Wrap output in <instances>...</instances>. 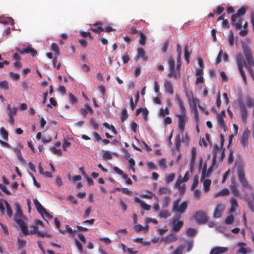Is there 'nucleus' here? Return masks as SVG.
Instances as JSON below:
<instances>
[{"label": "nucleus", "instance_id": "nucleus-20", "mask_svg": "<svg viewBox=\"0 0 254 254\" xmlns=\"http://www.w3.org/2000/svg\"><path fill=\"white\" fill-rule=\"evenodd\" d=\"M191 158L190 162V171L192 172L193 169V166L195 163L196 157V150L194 148L191 149Z\"/></svg>", "mask_w": 254, "mask_h": 254}, {"label": "nucleus", "instance_id": "nucleus-29", "mask_svg": "<svg viewBox=\"0 0 254 254\" xmlns=\"http://www.w3.org/2000/svg\"><path fill=\"white\" fill-rule=\"evenodd\" d=\"M139 35H140V39L139 40V43L141 45L144 46L146 44V40H147L146 37L144 34V33L141 31H139Z\"/></svg>", "mask_w": 254, "mask_h": 254}, {"label": "nucleus", "instance_id": "nucleus-42", "mask_svg": "<svg viewBox=\"0 0 254 254\" xmlns=\"http://www.w3.org/2000/svg\"><path fill=\"white\" fill-rule=\"evenodd\" d=\"M159 166L162 169H166L167 167L166 164V160L165 158H162L158 161Z\"/></svg>", "mask_w": 254, "mask_h": 254}, {"label": "nucleus", "instance_id": "nucleus-40", "mask_svg": "<svg viewBox=\"0 0 254 254\" xmlns=\"http://www.w3.org/2000/svg\"><path fill=\"white\" fill-rule=\"evenodd\" d=\"M243 27L244 28V30H240L239 32V34L242 37H244V36H246L247 34H248V30H247L248 23L247 22H246L244 23V24L243 25Z\"/></svg>", "mask_w": 254, "mask_h": 254}, {"label": "nucleus", "instance_id": "nucleus-12", "mask_svg": "<svg viewBox=\"0 0 254 254\" xmlns=\"http://www.w3.org/2000/svg\"><path fill=\"white\" fill-rule=\"evenodd\" d=\"M225 208V204L223 203L218 204L216 207L213 214V216L215 218H220L221 217L222 214Z\"/></svg>", "mask_w": 254, "mask_h": 254}, {"label": "nucleus", "instance_id": "nucleus-32", "mask_svg": "<svg viewBox=\"0 0 254 254\" xmlns=\"http://www.w3.org/2000/svg\"><path fill=\"white\" fill-rule=\"evenodd\" d=\"M211 184V181L209 179H206L203 182V187L204 190L206 191H208L210 190V186Z\"/></svg>", "mask_w": 254, "mask_h": 254}, {"label": "nucleus", "instance_id": "nucleus-28", "mask_svg": "<svg viewBox=\"0 0 254 254\" xmlns=\"http://www.w3.org/2000/svg\"><path fill=\"white\" fill-rule=\"evenodd\" d=\"M51 50L54 53L55 56H59L60 53V49L57 44L53 43L51 46Z\"/></svg>", "mask_w": 254, "mask_h": 254}, {"label": "nucleus", "instance_id": "nucleus-4", "mask_svg": "<svg viewBox=\"0 0 254 254\" xmlns=\"http://www.w3.org/2000/svg\"><path fill=\"white\" fill-rule=\"evenodd\" d=\"M220 153V160H222L225 157L224 149L221 148L217 144L215 145L213 149L212 165L215 164L217 161V158L218 153Z\"/></svg>", "mask_w": 254, "mask_h": 254}, {"label": "nucleus", "instance_id": "nucleus-36", "mask_svg": "<svg viewBox=\"0 0 254 254\" xmlns=\"http://www.w3.org/2000/svg\"><path fill=\"white\" fill-rule=\"evenodd\" d=\"M246 104L249 108H254V99L250 97L246 98Z\"/></svg>", "mask_w": 254, "mask_h": 254}, {"label": "nucleus", "instance_id": "nucleus-46", "mask_svg": "<svg viewBox=\"0 0 254 254\" xmlns=\"http://www.w3.org/2000/svg\"><path fill=\"white\" fill-rule=\"evenodd\" d=\"M168 63L169 68L175 67V60L172 57H170L168 59Z\"/></svg>", "mask_w": 254, "mask_h": 254}, {"label": "nucleus", "instance_id": "nucleus-60", "mask_svg": "<svg viewBox=\"0 0 254 254\" xmlns=\"http://www.w3.org/2000/svg\"><path fill=\"white\" fill-rule=\"evenodd\" d=\"M91 30L96 33H99L101 32L104 31V29L101 26H98L96 28H92Z\"/></svg>", "mask_w": 254, "mask_h": 254}, {"label": "nucleus", "instance_id": "nucleus-57", "mask_svg": "<svg viewBox=\"0 0 254 254\" xmlns=\"http://www.w3.org/2000/svg\"><path fill=\"white\" fill-rule=\"evenodd\" d=\"M10 76L14 80H17L19 79L20 76L18 73H15L12 72H10L9 73Z\"/></svg>", "mask_w": 254, "mask_h": 254}, {"label": "nucleus", "instance_id": "nucleus-17", "mask_svg": "<svg viewBox=\"0 0 254 254\" xmlns=\"http://www.w3.org/2000/svg\"><path fill=\"white\" fill-rule=\"evenodd\" d=\"M238 246L240 247L238 250L239 253L242 254H246L250 253L251 249L247 247V244L243 242H240L238 244Z\"/></svg>", "mask_w": 254, "mask_h": 254}, {"label": "nucleus", "instance_id": "nucleus-18", "mask_svg": "<svg viewBox=\"0 0 254 254\" xmlns=\"http://www.w3.org/2000/svg\"><path fill=\"white\" fill-rule=\"evenodd\" d=\"M177 240V237L173 233H171L165 237L162 238L161 241H164L165 243H171Z\"/></svg>", "mask_w": 254, "mask_h": 254}, {"label": "nucleus", "instance_id": "nucleus-56", "mask_svg": "<svg viewBox=\"0 0 254 254\" xmlns=\"http://www.w3.org/2000/svg\"><path fill=\"white\" fill-rule=\"evenodd\" d=\"M69 101L71 104H74L77 103V99L70 93H69Z\"/></svg>", "mask_w": 254, "mask_h": 254}, {"label": "nucleus", "instance_id": "nucleus-48", "mask_svg": "<svg viewBox=\"0 0 254 254\" xmlns=\"http://www.w3.org/2000/svg\"><path fill=\"white\" fill-rule=\"evenodd\" d=\"M38 236L42 238H51L52 237V235L47 233L46 232H42V231H39V232H38Z\"/></svg>", "mask_w": 254, "mask_h": 254}, {"label": "nucleus", "instance_id": "nucleus-37", "mask_svg": "<svg viewBox=\"0 0 254 254\" xmlns=\"http://www.w3.org/2000/svg\"><path fill=\"white\" fill-rule=\"evenodd\" d=\"M169 110L167 107L165 109L161 108L160 109L159 113V116L161 117H163L166 115H168L169 114Z\"/></svg>", "mask_w": 254, "mask_h": 254}, {"label": "nucleus", "instance_id": "nucleus-10", "mask_svg": "<svg viewBox=\"0 0 254 254\" xmlns=\"http://www.w3.org/2000/svg\"><path fill=\"white\" fill-rule=\"evenodd\" d=\"M239 106L242 121L243 123H246L247 122L248 116V112L246 107L242 102H239Z\"/></svg>", "mask_w": 254, "mask_h": 254}, {"label": "nucleus", "instance_id": "nucleus-51", "mask_svg": "<svg viewBox=\"0 0 254 254\" xmlns=\"http://www.w3.org/2000/svg\"><path fill=\"white\" fill-rule=\"evenodd\" d=\"M184 92L187 99L190 98L191 97H192V96L193 95V92L192 91L189 92L186 85H184Z\"/></svg>", "mask_w": 254, "mask_h": 254}, {"label": "nucleus", "instance_id": "nucleus-15", "mask_svg": "<svg viewBox=\"0 0 254 254\" xmlns=\"http://www.w3.org/2000/svg\"><path fill=\"white\" fill-rule=\"evenodd\" d=\"M250 134V131L249 129L248 128H245L241 139V143L243 145L244 147H245L248 144Z\"/></svg>", "mask_w": 254, "mask_h": 254}, {"label": "nucleus", "instance_id": "nucleus-54", "mask_svg": "<svg viewBox=\"0 0 254 254\" xmlns=\"http://www.w3.org/2000/svg\"><path fill=\"white\" fill-rule=\"evenodd\" d=\"M0 87L4 89H8V84L6 81H2L0 82Z\"/></svg>", "mask_w": 254, "mask_h": 254}, {"label": "nucleus", "instance_id": "nucleus-27", "mask_svg": "<svg viewBox=\"0 0 254 254\" xmlns=\"http://www.w3.org/2000/svg\"><path fill=\"white\" fill-rule=\"evenodd\" d=\"M218 123L220 127L223 130L224 132L226 131V125L224 123L223 118H222L220 116H217V117Z\"/></svg>", "mask_w": 254, "mask_h": 254}, {"label": "nucleus", "instance_id": "nucleus-38", "mask_svg": "<svg viewBox=\"0 0 254 254\" xmlns=\"http://www.w3.org/2000/svg\"><path fill=\"white\" fill-rule=\"evenodd\" d=\"M229 193V190L227 189H223L220 191L217 192L215 194L216 197L221 195H226Z\"/></svg>", "mask_w": 254, "mask_h": 254}, {"label": "nucleus", "instance_id": "nucleus-64", "mask_svg": "<svg viewBox=\"0 0 254 254\" xmlns=\"http://www.w3.org/2000/svg\"><path fill=\"white\" fill-rule=\"evenodd\" d=\"M140 206L144 210L149 211L151 208L150 205L145 203L144 202H143Z\"/></svg>", "mask_w": 254, "mask_h": 254}, {"label": "nucleus", "instance_id": "nucleus-30", "mask_svg": "<svg viewBox=\"0 0 254 254\" xmlns=\"http://www.w3.org/2000/svg\"><path fill=\"white\" fill-rule=\"evenodd\" d=\"M171 215L167 210H161L159 212V216L161 218L166 219Z\"/></svg>", "mask_w": 254, "mask_h": 254}, {"label": "nucleus", "instance_id": "nucleus-6", "mask_svg": "<svg viewBox=\"0 0 254 254\" xmlns=\"http://www.w3.org/2000/svg\"><path fill=\"white\" fill-rule=\"evenodd\" d=\"M181 217L180 215H177L172 219V231L174 232H178L183 226L184 222L183 221L180 220Z\"/></svg>", "mask_w": 254, "mask_h": 254}, {"label": "nucleus", "instance_id": "nucleus-39", "mask_svg": "<svg viewBox=\"0 0 254 254\" xmlns=\"http://www.w3.org/2000/svg\"><path fill=\"white\" fill-rule=\"evenodd\" d=\"M228 40H229V43L231 47H233L234 44L235 38H234V33L232 31H231L230 32V34L228 36Z\"/></svg>", "mask_w": 254, "mask_h": 254}, {"label": "nucleus", "instance_id": "nucleus-23", "mask_svg": "<svg viewBox=\"0 0 254 254\" xmlns=\"http://www.w3.org/2000/svg\"><path fill=\"white\" fill-rule=\"evenodd\" d=\"M188 101L190 107L197 106L199 102L197 98L194 97V95L192 96V97H191L190 98H188Z\"/></svg>", "mask_w": 254, "mask_h": 254}, {"label": "nucleus", "instance_id": "nucleus-1", "mask_svg": "<svg viewBox=\"0 0 254 254\" xmlns=\"http://www.w3.org/2000/svg\"><path fill=\"white\" fill-rule=\"evenodd\" d=\"M244 54L246 57L248 64H246L243 55L241 53H238L236 55V62L238 65L239 72L243 77L245 83L247 84L246 76L243 70V66L245 65L248 70V71L254 80V73L252 68V66H254V61L252 54L251 50L247 46H243Z\"/></svg>", "mask_w": 254, "mask_h": 254}, {"label": "nucleus", "instance_id": "nucleus-61", "mask_svg": "<svg viewBox=\"0 0 254 254\" xmlns=\"http://www.w3.org/2000/svg\"><path fill=\"white\" fill-rule=\"evenodd\" d=\"M234 220V217L233 215H231L226 217L225 219V223L227 224H231L232 223Z\"/></svg>", "mask_w": 254, "mask_h": 254}, {"label": "nucleus", "instance_id": "nucleus-13", "mask_svg": "<svg viewBox=\"0 0 254 254\" xmlns=\"http://www.w3.org/2000/svg\"><path fill=\"white\" fill-rule=\"evenodd\" d=\"M175 99L180 107L181 112V114L180 115L186 116V109L184 105L183 101H182L180 95L177 94L175 96Z\"/></svg>", "mask_w": 254, "mask_h": 254}, {"label": "nucleus", "instance_id": "nucleus-43", "mask_svg": "<svg viewBox=\"0 0 254 254\" xmlns=\"http://www.w3.org/2000/svg\"><path fill=\"white\" fill-rule=\"evenodd\" d=\"M198 183V177L197 175H195L193 177V183L191 186V190H194L196 186H197Z\"/></svg>", "mask_w": 254, "mask_h": 254}, {"label": "nucleus", "instance_id": "nucleus-63", "mask_svg": "<svg viewBox=\"0 0 254 254\" xmlns=\"http://www.w3.org/2000/svg\"><path fill=\"white\" fill-rule=\"evenodd\" d=\"M148 168L152 170H156V165L152 162H149L147 163Z\"/></svg>", "mask_w": 254, "mask_h": 254}, {"label": "nucleus", "instance_id": "nucleus-35", "mask_svg": "<svg viewBox=\"0 0 254 254\" xmlns=\"http://www.w3.org/2000/svg\"><path fill=\"white\" fill-rule=\"evenodd\" d=\"M0 133L2 136V138H3L4 140H8V134L7 131L5 129L4 127H2L0 128Z\"/></svg>", "mask_w": 254, "mask_h": 254}, {"label": "nucleus", "instance_id": "nucleus-50", "mask_svg": "<svg viewBox=\"0 0 254 254\" xmlns=\"http://www.w3.org/2000/svg\"><path fill=\"white\" fill-rule=\"evenodd\" d=\"M5 205H6L7 215L9 217H10L12 214V210L11 209L9 204L6 201L5 202Z\"/></svg>", "mask_w": 254, "mask_h": 254}, {"label": "nucleus", "instance_id": "nucleus-45", "mask_svg": "<svg viewBox=\"0 0 254 254\" xmlns=\"http://www.w3.org/2000/svg\"><path fill=\"white\" fill-rule=\"evenodd\" d=\"M175 177V174L174 173H172L168 175L166 178V182L167 183H170L172 182Z\"/></svg>", "mask_w": 254, "mask_h": 254}, {"label": "nucleus", "instance_id": "nucleus-11", "mask_svg": "<svg viewBox=\"0 0 254 254\" xmlns=\"http://www.w3.org/2000/svg\"><path fill=\"white\" fill-rule=\"evenodd\" d=\"M251 195L253 198H251L249 197L248 194H245L244 196V200L247 202L248 205L251 210L254 212V193L252 192Z\"/></svg>", "mask_w": 254, "mask_h": 254}, {"label": "nucleus", "instance_id": "nucleus-24", "mask_svg": "<svg viewBox=\"0 0 254 254\" xmlns=\"http://www.w3.org/2000/svg\"><path fill=\"white\" fill-rule=\"evenodd\" d=\"M25 217L22 212V210L20 208V207L19 204L17 203L16 204V212L14 216V219H17L18 218H23Z\"/></svg>", "mask_w": 254, "mask_h": 254}, {"label": "nucleus", "instance_id": "nucleus-33", "mask_svg": "<svg viewBox=\"0 0 254 254\" xmlns=\"http://www.w3.org/2000/svg\"><path fill=\"white\" fill-rule=\"evenodd\" d=\"M14 152L16 153L19 160L20 162H21L22 163H25L26 162V161L22 157V154L21 153V151L19 149L15 148L14 149Z\"/></svg>", "mask_w": 254, "mask_h": 254}, {"label": "nucleus", "instance_id": "nucleus-16", "mask_svg": "<svg viewBox=\"0 0 254 254\" xmlns=\"http://www.w3.org/2000/svg\"><path fill=\"white\" fill-rule=\"evenodd\" d=\"M228 251L227 247H216L213 248L210 252V254H222Z\"/></svg>", "mask_w": 254, "mask_h": 254}, {"label": "nucleus", "instance_id": "nucleus-8", "mask_svg": "<svg viewBox=\"0 0 254 254\" xmlns=\"http://www.w3.org/2000/svg\"><path fill=\"white\" fill-rule=\"evenodd\" d=\"M194 217L197 223L200 224L206 223L208 221L206 213L201 210L196 211Z\"/></svg>", "mask_w": 254, "mask_h": 254}, {"label": "nucleus", "instance_id": "nucleus-25", "mask_svg": "<svg viewBox=\"0 0 254 254\" xmlns=\"http://www.w3.org/2000/svg\"><path fill=\"white\" fill-rule=\"evenodd\" d=\"M246 12V9L244 7H241L237 10L236 13L232 15L233 18H234L235 17H241L245 14Z\"/></svg>", "mask_w": 254, "mask_h": 254}, {"label": "nucleus", "instance_id": "nucleus-44", "mask_svg": "<svg viewBox=\"0 0 254 254\" xmlns=\"http://www.w3.org/2000/svg\"><path fill=\"white\" fill-rule=\"evenodd\" d=\"M147 192L149 194H141L140 196L144 198L151 199L155 196V194L149 190Z\"/></svg>", "mask_w": 254, "mask_h": 254}, {"label": "nucleus", "instance_id": "nucleus-59", "mask_svg": "<svg viewBox=\"0 0 254 254\" xmlns=\"http://www.w3.org/2000/svg\"><path fill=\"white\" fill-rule=\"evenodd\" d=\"M127 117H128V115L127 113V111L126 109H124L122 113V116H121L122 121H125L126 120H127Z\"/></svg>", "mask_w": 254, "mask_h": 254}, {"label": "nucleus", "instance_id": "nucleus-55", "mask_svg": "<svg viewBox=\"0 0 254 254\" xmlns=\"http://www.w3.org/2000/svg\"><path fill=\"white\" fill-rule=\"evenodd\" d=\"M70 142L65 138L64 139V142L63 143V148L64 150L66 151V148L70 146Z\"/></svg>", "mask_w": 254, "mask_h": 254}, {"label": "nucleus", "instance_id": "nucleus-21", "mask_svg": "<svg viewBox=\"0 0 254 254\" xmlns=\"http://www.w3.org/2000/svg\"><path fill=\"white\" fill-rule=\"evenodd\" d=\"M137 58H142L143 61H146L147 57L146 56L145 51L142 48H138L137 49Z\"/></svg>", "mask_w": 254, "mask_h": 254}, {"label": "nucleus", "instance_id": "nucleus-5", "mask_svg": "<svg viewBox=\"0 0 254 254\" xmlns=\"http://www.w3.org/2000/svg\"><path fill=\"white\" fill-rule=\"evenodd\" d=\"M14 221L17 224L19 225L24 235H28L29 234L28 227L26 224L27 218L26 217L14 219Z\"/></svg>", "mask_w": 254, "mask_h": 254}, {"label": "nucleus", "instance_id": "nucleus-31", "mask_svg": "<svg viewBox=\"0 0 254 254\" xmlns=\"http://www.w3.org/2000/svg\"><path fill=\"white\" fill-rule=\"evenodd\" d=\"M170 72L168 74V76L169 77H174L175 79H177L178 77L177 69L176 70L175 67L170 68Z\"/></svg>", "mask_w": 254, "mask_h": 254}, {"label": "nucleus", "instance_id": "nucleus-49", "mask_svg": "<svg viewBox=\"0 0 254 254\" xmlns=\"http://www.w3.org/2000/svg\"><path fill=\"white\" fill-rule=\"evenodd\" d=\"M189 58H190V53H189V51H188V46L186 45L185 47V60H186L187 64H189V63H190Z\"/></svg>", "mask_w": 254, "mask_h": 254}, {"label": "nucleus", "instance_id": "nucleus-3", "mask_svg": "<svg viewBox=\"0 0 254 254\" xmlns=\"http://www.w3.org/2000/svg\"><path fill=\"white\" fill-rule=\"evenodd\" d=\"M180 201L181 198H178L174 202L172 210L173 212H179L181 214L184 213V212L187 209L188 207V203L186 201H184L179 206Z\"/></svg>", "mask_w": 254, "mask_h": 254}, {"label": "nucleus", "instance_id": "nucleus-62", "mask_svg": "<svg viewBox=\"0 0 254 254\" xmlns=\"http://www.w3.org/2000/svg\"><path fill=\"white\" fill-rule=\"evenodd\" d=\"M75 244L77 246V249L80 253L83 252V248L81 243L77 239L75 240Z\"/></svg>", "mask_w": 254, "mask_h": 254}, {"label": "nucleus", "instance_id": "nucleus-9", "mask_svg": "<svg viewBox=\"0 0 254 254\" xmlns=\"http://www.w3.org/2000/svg\"><path fill=\"white\" fill-rule=\"evenodd\" d=\"M178 118V128L181 132L183 134L185 130L186 122L187 120V116L177 115Z\"/></svg>", "mask_w": 254, "mask_h": 254}, {"label": "nucleus", "instance_id": "nucleus-41", "mask_svg": "<svg viewBox=\"0 0 254 254\" xmlns=\"http://www.w3.org/2000/svg\"><path fill=\"white\" fill-rule=\"evenodd\" d=\"M171 201V198L169 196H165L163 198V204L162 207L166 208L168 206L170 202Z\"/></svg>", "mask_w": 254, "mask_h": 254}, {"label": "nucleus", "instance_id": "nucleus-7", "mask_svg": "<svg viewBox=\"0 0 254 254\" xmlns=\"http://www.w3.org/2000/svg\"><path fill=\"white\" fill-rule=\"evenodd\" d=\"M15 50L20 54H30L32 57H35L37 54V51L30 46L23 45L22 49L16 48Z\"/></svg>", "mask_w": 254, "mask_h": 254}, {"label": "nucleus", "instance_id": "nucleus-52", "mask_svg": "<svg viewBox=\"0 0 254 254\" xmlns=\"http://www.w3.org/2000/svg\"><path fill=\"white\" fill-rule=\"evenodd\" d=\"M51 151L55 154H58L61 155L62 154V151L60 149H57L55 147H52L51 148Z\"/></svg>", "mask_w": 254, "mask_h": 254}, {"label": "nucleus", "instance_id": "nucleus-19", "mask_svg": "<svg viewBox=\"0 0 254 254\" xmlns=\"http://www.w3.org/2000/svg\"><path fill=\"white\" fill-rule=\"evenodd\" d=\"M164 88L166 92L169 94L172 95L174 94V90L172 84L170 81L166 80L164 82Z\"/></svg>", "mask_w": 254, "mask_h": 254}, {"label": "nucleus", "instance_id": "nucleus-14", "mask_svg": "<svg viewBox=\"0 0 254 254\" xmlns=\"http://www.w3.org/2000/svg\"><path fill=\"white\" fill-rule=\"evenodd\" d=\"M242 17H235L233 18V16H231V24L236 29H239L242 27Z\"/></svg>", "mask_w": 254, "mask_h": 254}, {"label": "nucleus", "instance_id": "nucleus-2", "mask_svg": "<svg viewBox=\"0 0 254 254\" xmlns=\"http://www.w3.org/2000/svg\"><path fill=\"white\" fill-rule=\"evenodd\" d=\"M237 173L238 180L243 188L253 191V188L250 185L248 181L245 178V173L244 170L241 167H239L237 169Z\"/></svg>", "mask_w": 254, "mask_h": 254}, {"label": "nucleus", "instance_id": "nucleus-34", "mask_svg": "<svg viewBox=\"0 0 254 254\" xmlns=\"http://www.w3.org/2000/svg\"><path fill=\"white\" fill-rule=\"evenodd\" d=\"M230 188L232 192V193L236 196H239L240 195V193L239 192V191L238 189V188L235 185H231L230 186Z\"/></svg>", "mask_w": 254, "mask_h": 254}, {"label": "nucleus", "instance_id": "nucleus-26", "mask_svg": "<svg viewBox=\"0 0 254 254\" xmlns=\"http://www.w3.org/2000/svg\"><path fill=\"white\" fill-rule=\"evenodd\" d=\"M230 202L231 206L230 209V211L231 213H233L235 211L236 208H237L238 206V203L237 201V199L234 197H232L231 198Z\"/></svg>", "mask_w": 254, "mask_h": 254}, {"label": "nucleus", "instance_id": "nucleus-47", "mask_svg": "<svg viewBox=\"0 0 254 254\" xmlns=\"http://www.w3.org/2000/svg\"><path fill=\"white\" fill-rule=\"evenodd\" d=\"M18 245L19 249H20L26 246V242L24 240L18 239Z\"/></svg>", "mask_w": 254, "mask_h": 254}, {"label": "nucleus", "instance_id": "nucleus-22", "mask_svg": "<svg viewBox=\"0 0 254 254\" xmlns=\"http://www.w3.org/2000/svg\"><path fill=\"white\" fill-rule=\"evenodd\" d=\"M34 203L35 206L37 211L40 214H42V212L45 211V208H44L41 204L37 199H34Z\"/></svg>", "mask_w": 254, "mask_h": 254}, {"label": "nucleus", "instance_id": "nucleus-53", "mask_svg": "<svg viewBox=\"0 0 254 254\" xmlns=\"http://www.w3.org/2000/svg\"><path fill=\"white\" fill-rule=\"evenodd\" d=\"M170 191V190L168 188L165 187L161 188L159 190V192L160 194H166L168 192H169Z\"/></svg>", "mask_w": 254, "mask_h": 254}, {"label": "nucleus", "instance_id": "nucleus-58", "mask_svg": "<svg viewBox=\"0 0 254 254\" xmlns=\"http://www.w3.org/2000/svg\"><path fill=\"white\" fill-rule=\"evenodd\" d=\"M90 124L93 126L94 129L96 130L98 128V124L93 118H91L90 119Z\"/></svg>", "mask_w": 254, "mask_h": 254}]
</instances>
